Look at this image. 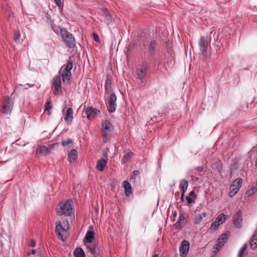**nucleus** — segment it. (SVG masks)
Wrapping results in <instances>:
<instances>
[{
	"label": "nucleus",
	"instance_id": "obj_1",
	"mask_svg": "<svg viewBox=\"0 0 257 257\" xmlns=\"http://www.w3.org/2000/svg\"><path fill=\"white\" fill-rule=\"evenodd\" d=\"M72 203L73 202L71 200L59 203L56 208L57 214L59 216H70L73 211Z\"/></svg>",
	"mask_w": 257,
	"mask_h": 257
},
{
	"label": "nucleus",
	"instance_id": "obj_2",
	"mask_svg": "<svg viewBox=\"0 0 257 257\" xmlns=\"http://www.w3.org/2000/svg\"><path fill=\"white\" fill-rule=\"evenodd\" d=\"M102 131L103 141L104 143H107L109 140L113 131V125L109 120H104L102 121Z\"/></svg>",
	"mask_w": 257,
	"mask_h": 257
},
{
	"label": "nucleus",
	"instance_id": "obj_3",
	"mask_svg": "<svg viewBox=\"0 0 257 257\" xmlns=\"http://www.w3.org/2000/svg\"><path fill=\"white\" fill-rule=\"evenodd\" d=\"M61 34L66 46L69 48H73L75 44V40L72 34L66 29H61Z\"/></svg>",
	"mask_w": 257,
	"mask_h": 257
},
{
	"label": "nucleus",
	"instance_id": "obj_4",
	"mask_svg": "<svg viewBox=\"0 0 257 257\" xmlns=\"http://www.w3.org/2000/svg\"><path fill=\"white\" fill-rule=\"evenodd\" d=\"M51 89L55 95H60L62 92L61 75L55 76L51 81Z\"/></svg>",
	"mask_w": 257,
	"mask_h": 257
},
{
	"label": "nucleus",
	"instance_id": "obj_5",
	"mask_svg": "<svg viewBox=\"0 0 257 257\" xmlns=\"http://www.w3.org/2000/svg\"><path fill=\"white\" fill-rule=\"evenodd\" d=\"M242 180L241 178H238L234 180L232 184L229 187V196L230 197L234 196L239 191L241 187Z\"/></svg>",
	"mask_w": 257,
	"mask_h": 257
},
{
	"label": "nucleus",
	"instance_id": "obj_6",
	"mask_svg": "<svg viewBox=\"0 0 257 257\" xmlns=\"http://www.w3.org/2000/svg\"><path fill=\"white\" fill-rule=\"evenodd\" d=\"M13 106V101L10 97H6L4 99V104L2 109L3 113L10 114L11 112Z\"/></svg>",
	"mask_w": 257,
	"mask_h": 257
},
{
	"label": "nucleus",
	"instance_id": "obj_7",
	"mask_svg": "<svg viewBox=\"0 0 257 257\" xmlns=\"http://www.w3.org/2000/svg\"><path fill=\"white\" fill-rule=\"evenodd\" d=\"M68 223L67 222L65 225V227H63L61 222L56 223V232L57 234L58 237L61 240H64L63 233L65 232L68 229Z\"/></svg>",
	"mask_w": 257,
	"mask_h": 257
},
{
	"label": "nucleus",
	"instance_id": "obj_8",
	"mask_svg": "<svg viewBox=\"0 0 257 257\" xmlns=\"http://www.w3.org/2000/svg\"><path fill=\"white\" fill-rule=\"evenodd\" d=\"M116 96L114 93H111L109 96L107 104V107L109 112H113L116 108Z\"/></svg>",
	"mask_w": 257,
	"mask_h": 257
},
{
	"label": "nucleus",
	"instance_id": "obj_9",
	"mask_svg": "<svg viewBox=\"0 0 257 257\" xmlns=\"http://www.w3.org/2000/svg\"><path fill=\"white\" fill-rule=\"evenodd\" d=\"M148 68V65L147 62H144L142 65L139 66L137 69V75L140 80H142L146 76Z\"/></svg>",
	"mask_w": 257,
	"mask_h": 257
},
{
	"label": "nucleus",
	"instance_id": "obj_10",
	"mask_svg": "<svg viewBox=\"0 0 257 257\" xmlns=\"http://www.w3.org/2000/svg\"><path fill=\"white\" fill-rule=\"evenodd\" d=\"M83 112L87 115V118L88 119H92L99 113L100 111L96 108L92 107H84Z\"/></svg>",
	"mask_w": 257,
	"mask_h": 257
},
{
	"label": "nucleus",
	"instance_id": "obj_11",
	"mask_svg": "<svg viewBox=\"0 0 257 257\" xmlns=\"http://www.w3.org/2000/svg\"><path fill=\"white\" fill-rule=\"evenodd\" d=\"M190 247V243L186 240L182 241L179 247L180 255L181 257H185L187 255Z\"/></svg>",
	"mask_w": 257,
	"mask_h": 257
},
{
	"label": "nucleus",
	"instance_id": "obj_12",
	"mask_svg": "<svg viewBox=\"0 0 257 257\" xmlns=\"http://www.w3.org/2000/svg\"><path fill=\"white\" fill-rule=\"evenodd\" d=\"M62 113L65 115L64 120L68 125L71 123L73 119V110L71 107L67 108L66 111L63 108L62 110Z\"/></svg>",
	"mask_w": 257,
	"mask_h": 257
},
{
	"label": "nucleus",
	"instance_id": "obj_13",
	"mask_svg": "<svg viewBox=\"0 0 257 257\" xmlns=\"http://www.w3.org/2000/svg\"><path fill=\"white\" fill-rule=\"evenodd\" d=\"M233 223L237 228H240L242 227V212L240 210L237 211L236 213L233 217Z\"/></svg>",
	"mask_w": 257,
	"mask_h": 257
},
{
	"label": "nucleus",
	"instance_id": "obj_14",
	"mask_svg": "<svg viewBox=\"0 0 257 257\" xmlns=\"http://www.w3.org/2000/svg\"><path fill=\"white\" fill-rule=\"evenodd\" d=\"M228 233L227 232H225L224 233H223L219 238L217 239L216 243L215 244L216 247L217 251H218L219 249V247H222L225 243L227 241V238H228Z\"/></svg>",
	"mask_w": 257,
	"mask_h": 257
},
{
	"label": "nucleus",
	"instance_id": "obj_15",
	"mask_svg": "<svg viewBox=\"0 0 257 257\" xmlns=\"http://www.w3.org/2000/svg\"><path fill=\"white\" fill-rule=\"evenodd\" d=\"M205 37L202 36L199 41V46L200 49L202 52H205L207 51L208 44Z\"/></svg>",
	"mask_w": 257,
	"mask_h": 257
},
{
	"label": "nucleus",
	"instance_id": "obj_16",
	"mask_svg": "<svg viewBox=\"0 0 257 257\" xmlns=\"http://www.w3.org/2000/svg\"><path fill=\"white\" fill-rule=\"evenodd\" d=\"M186 223V216L185 214H182L179 215L178 221L175 225L177 228H182Z\"/></svg>",
	"mask_w": 257,
	"mask_h": 257
},
{
	"label": "nucleus",
	"instance_id": "obj_17",
	"mask_svg": "<svg viewBox=\"0 0 257 257\" xmlns=\"http://www.w3.org/2000/svg\"><path fill=\"white\" fill-rule=\"evenodd\" d=\"M54 145V144L52 145L51 147L49 148L45 146H42L39 147L36 151V154L46 155L48 154Z\"/></svg>",
	"mask_w": 257,
	"mask_h": 257
},
{
	"label": "nucleus",
	"instance_id": "obj_18",
	"mask_svg": "<svg viewBox=\"0 0 257 257\" xmlns=\"http://www.w3.org/2000/svg\"><path fill=\"white\" fill-rule=\"evenodd\" d=\"M107 161L104 159L98 160L96 163V168L99 171L104 170L105 167L106 165Z\"/></svg>",
	"mask_w": 257,
	"mask_h": 257
},
{
	"label": "nucleus",
	"instance_id": "obj_19",
	"mask_svg": "<svg viewBox=\"0 0 257 257\" xmlns=\"http://www.w3.org/2000/svg\"><path fill=\"white\" fill-rule=\"evenodd\" d=\"M157 47V43L155 40H152L149 45L148 51L149 55L153 56L155 54V52Z\"/></svg>",
	"mask_w": 257,
	"mask_h": 257
},
{
	"label": "nucleus",
	"instance_id": "obj_20",
	"mask_svg": "<svg viewBox=\"0 0 257 257\" xmlns=\"http://www.w3.org/2000/svg\"><path fill=\"white\" fill-rule=\"evenodd\" d=\"M73 63L71 61H68L67 64L63 65L60 70V72H71V70L73 68Z\"/></svg>",
	"mask_w": 257,
	"mask_h": 257
},
{
	"label": "nucleus",
	"instance_id": "obj_21",
	"mask_svg": "<svg viewBox=\"0 0 257 257\" xmlns=\"http://www.w3.org/2000/svg\"><path fill=\"white\" fill-rule=\"evenodd\" d=\"M78 153L75 149H72L68 154V158L70 163L74 162L77 158Z\"/></svg>",
	"mask_w": 257,
	"mask_h": 257
},
{
	"label": "nucleus",
	"instance_id": "obj_22",
	"mask_svg": "<svg viewBox=\"0 0 257 257\" xmlns=\"http://www.w3.org/2000/svg\"><path fill=\"white\" fill-rule=\"evenodd\" d=\"M60 73H61L63 82L65 83H68L72 76L71 72H60Z\"/></svg>",
	"mask_w": 257,
	"mask_h": 257
},
{
	"label": "nucleus",
	"instance_id": "obj_23",
	"mask_svg": "<svg viewBox=\"0 0 257 257\" xmlns=\"http://www.w3.org/2000/svg\"><path fill=\"white\" fill-rule=\"evenodd\" d=\"M94 238V232L92 230H88L85 235L84 240L86 242L91 243Z\"/></svg>",
	"mask_w": 257,
	"mask_h": 257
},
{
	"label": "nucleus",
	"instance_id": "obj_24",
	"mask_svg": "<svg viewBox=\"0 0 257 257\" xmlns=\"http://www.w3.org/2000/svg\"><path fill=\"white\" fill-rule=\"evenodd\" d=\"M250 246L252 249H255L257 247V233H254L250 240Z\"/></svg>",
	"mask_w": 257,
	"mask_h": 257
},
{
	"label": "nucleus",
	"instance_id": "obj_25",
	"mask_svg": "<svg viewBox=\"0 0 257 257\" xmlns=\"http://www.w3.org/2000/svg\"><path fill=\"white\" fill-rule=\"evenodd\" d=\"M123 185L125 189V194L126 196H129L132 193V187L130 183L127 181H124L123 182Z\"/></svg>",
	"mask_w": 257,
	"mask_h": 257
},
{
	"label": "nucleus",
	"instance_id": "obj_26",
	"mask_svg": "<svg viewBox=\"0 0 257 257\" xmlns=\"http://www.w3.org/2000/svg\"><path fill=\"white\" fill-rule=\"evenodd\" d=\"M74 254L75 257H85V253L81 247H77L74 251Z\"/></svg>",
	"mask_w": 257,
	"mask_h": 257
},
{
	"label": "nucleus",
	"instance_id": "obj_27",
	"mask_svg": "<svg viewBox=\"0 0 257 257\" xmlns=\"http://www.w3.org/2000/svg\"><path fill=\"white\" fill-rule=\"evenodd\" d=\"M195 193L194 192V191H192L189 193V196L186 197V199L187 201L188 204H190L194 202V200L195 199Z\"/></svg>",
	"mask_w": 257,
	"mask_h": 257
},
{
	"label": "nucleus",
	"instance_id": "obj_28",
	"mask_svg": "<svg viewBox=\"0 0 257 257\" xmlns=\"http://www.w3.org/2000/svg\"><path fill=\"white\" fill-rule=\"evenodd\" d=\"M133 153L131 152H128L124 153L121 162L124 164L127 162L133 156Z\"/></svg>",
	"mask_w": 257,
	"mask_h": 257
},
{
	"label": "nucleus",
	"instance_id": "obj_29",
	"mask_svg": "<svg viewBox=\"0 0 257 257\" xmlns=\"http://www.w3.org/2000/svg\"><path fill=\"white\" fill-rule=\"evenodd\" d=\"M216 222H218L220 225L223 224L226 220V216L223 213H220L216 218Z\"/></svg>",
	"mask_w": 257,
	"mask_h": 257
},
{
	"label": "nucleus",
	"instance_id": "obj_30",
	"mask_svg": "<svg viewBox=\"0 0 257 257\" xmlns=\"http://www.w3.org/2000/svg\"><path fill=\"white\" fill-rule=\"evenodd\" d=\"M104 87L106 93H109L111 91V81L109 79L105 80Z\"/></svg>",
	"mask_w": 257,
	"mask_h": 257
},
{
	"label": "nucleus",
	"instance_id": "obj_31",
	"mask_svg": "<svg viewBox=\"0 0 257 257\" xmlns=\"http://www.w3.org/2000/svg\"><path fill=\"white\" fill-rule=\"evenodd\" d=\"M247 244L244 243L242 247L240 249L238 253V257H243V256L245 254V251L247 248Z\"/></svg>",
	"mask_w": 257,
	"mask_h": 257
},
{
	"label": "nucleus",
	"instance_id": "obj_32",
	"mask_svg": "<svg viewBox=\"0 0 257 257\" xmlns=\"http://www.w3.org/2000/svg\"><path fill=\"white\" fill-rule=\"evenodd\" d=\"M104 17L105 21L108 23H110L112 21V17L111 15L108 13L107 10L105 9L104 10Z\"/></svg>",
	"mask_w": 257,
	"mask_h": 257
},
{
	"label": "nucleus",
	"instance_id": "obj_33",
	"mask_svg": "<svg viewBox=\"0 0 257 257\" xmlns=\"http://www.w3.org/2000/svg\"><path fill=\"white\" fill-rule=\"evenodd\" d=\"M87 247L92 254L94 255L96 254V245L93 244L87 245Z\"/></svg>",
	"mask_w": 257,
	"mask_h": 257
},
{
	"label": "nucleus",
	"instance_id": "obj_34",
	"mask_svg": "<svg viewBox=\"0 0 257 257\" xmlns=\"http://www.w3.org/2000/svg\"><path fill=\"white\" fill-rule=\"evenodd\" d=\"M53 105L51 101H48L45 104V111H47L48 112V114H51V110L52 108Z\"/></svg>",
	"mask_w": 257,
	"mask_h": 257
},
{
	"label": "nucleus",
	"instance_id": "obj_35",
	"mask_svg": "<svg viewBox=\"0 0 257 257\" xmlns=\"http://www.w3.org/2000/svg\"><path fill=\"white\" fill-rule=\"evenodd\" d=\"M203 219V216L201 214H197L195 215L194 223L196 224H199Z\"/></svg>",
	"mask_w": 257,
	"mask_h": 257
},
{
	"label": "nucleus",
	"instance_id": "obj_36",
	"mask_svg": "<svg viewBox=\"0 0 257 257\" xmlns=\"http://www.w3.org/2000/svg\"><path fill=\"white\" fill-rule=\"evenodd\" d=\"M188 186V182L187 180L185 179H182L180 182V185L179 187L181 188H184L185 189H187Z\"/></svg>",
	"mask_w": 257,
	"mask_h": 257
},
{
	"label": "nucleus",
	"instance_id": "obj_37",
	"mask_svg": "<svg viewBox=\"0 0 257 257\" xmlns=\"http://www.w3.org/2000/svg\"><path fill=\"white\" fill-rule=\"evenodd\" d=\"M220 225L218 222H216V220H215V221L212 223L210 229L212 230L215 231L218 228V227Z\"/></svg>",
	"mask_w": 257,
	"mask_h": 257
},
{
	"label": "nucleus",
	"instance_id": "obj_38",
	"mask_svg": "<svg viewBox=\"0 0 257 257\" xmlns=\"http://www.w3.org/2000/svg\"><path fill=\"white\" fill-rule=\"evenodd\" d=\"M73 141L72 139H69L68 140H62L61 144L63 146H66L69 144H72Z\"/></svg>",
	"mask_w": 257,
	"mask_h": 257
},
{
	"label": "nucleus",
	"instance_id": "obj_39",
	"mask_svg": "<svg viewBox=\"0 0 257 257\" xmlns=\"http://www.w3.org/2000/svg\"><path fill=\"white\" fill-rule=\"evenodd\" d=\"M21 37V34L19 31H15L14 33V40L16 42H18L20 40Z\"/></svg>",
	"mask_w": 257,
	"mask_h": 257
},
{
	"label": "nucleus",
	"instance_id": "obj_40",
	"mask_svg": "<svg viewBox=\"0 0 257 257\" xmlns=\"http://www.w3.org/2000/svg\"><path fill=\"white\" fill-rule=\"evenodd\" d=\"M140 174L139 171L136 170L133 172V174L131 177V179H136V177Z\"/></svg>",
	"mask_w": 257,
	"mask_h": 257
},
{
	"label": "nucleus",
	"instance_id": "obj_41",
	"mask_svg": "<svg viewBox=\"0 0 257 257\" xmlns=\"http://www.w3.org/2000/svg\"><path fill=\"white\" fill-rule=\"evenodd\" d=\"M57 5L60 8H61L63 7V4L61 2V0H54Z\"/></svg>",
	"mask_w": 257,
	"mask_h": 257
},
{
	"label": "nucleus",
	"instance_id": "obj_42",
	"mask_svg": "<svg viewBox=\"0 0 257 257\" xmlns=\"http://www.w3.org/2000/svg\"><path fill=\"white\" fill-rule=\"evenodd\" d=\"M29 245H30V246H31L32 247H34L36 246V241H35V240H33V239H32L30 241Z\"/></svg>",
	"mask_w": 257,
	"mask_h": 257
},
{
	"label": "nucleus",
	"instance_id": "obj_43",
	"mask_svg": "<svg viewBox=\"0 0 257 257\" xmlns=\"http://www.w3.org/2000/svg\"><path fill=\"white\" fill-rule=\"evenodd\" d=\"M93 39L96 41L98 42L99 41V37L97 35L94 34H93Z\"/></svg>",
	"mask_w": 257,
	"mask_h": 257
},
{
	"label": "nucleus",
	"instance_id": "obj_44",
	"mask_svg": "<svg viewBox=\"0 0 257 257\" xmlns=\"http://www.w3.org/2000/svg\"><path fill=\"white\" fill-rule=\"evenodd\" d=\"M34 86L35 85H30L29 84H26V85H24L25 89H27L29 87H34Z\"/></svg>",
	"mask_w": 257,
	"mask_h": 257
},
{
	"label": "nucleus",
	"instance_id": "obj_45",
	"mask_svg": "<svg viewBox=\"0 0 257 257\" xmlns=\"http://www.w3.org/2000/svg\"><path fill=\"white\" fill-rule=\"evenodd\" d=\"M180 189H182V193L183 194V195H184L187 189H185L184 188H181Z\"/></svg>",
	"mask_w": 257,
	"mask_h": 257
},
{
	"label": "nucleus",
	"instance_id": "obj_46",
	"mask_svg": "<svg viewBox=\"0 0 257 257\" xmlns=\"http://www.w3.org/2000/svg\"><path fill=\"white\" fill-rule=\"evenodd\" d=\"M197 170L198 171L202 172L203 170V168L202 167H198L197 168Z\"/></svg>",
	"mask_w": 257,
	"mask_h": 257
},
{
	"label": "nucleus",
	"instance_id": "obj_47",
	"mask_svg": "<svg viewBox=\"0 0 257 257\" xmlns=\"http://www.w3.org/2000/svg\"><path fill=\"white\" fill-rule=\"evenodd\" d=\"M201 214L203 216V217H205L207 215V214L206 212H203L202 214Z\"/></svg>",
	"mask_w": 257,
	"mask_h": 257
},
{
	"label": "nucleus",
	"instance_id": "obj_48",
	"mask_svg": "<svg viewBox=\"0 0 257 257\" xmlns=\"http://www.w3.org/2000/svg\"><path fill=\"white\" fill-rule=\"evenodd\" d=\"M192 179L194 181H198V178L197 177H193L192 178Z\"/></svg>",
	"mask_w": 257,
	"mask_h": 257
},
{
	"label": "nucleus",
	"instance_id": "obj_49",
	"mask_svg": "<svg viewBox=\"0 0 257 257\" xmlns=\"http://www.w3.org/2000/svg\"><path fill=\"white\" fill-rule=\"evenodd\" d=\"M184 195H183V194L182 193L181 197V200L182 201H183V200H184Z\"/></svg>",
	"mask_w": 257,
	"mask_h": 257
},
{
	"label": "nucleus",
	"instance_id": "obj_50",
	"mask_svg": "<svg viewBox=\"0 0 257 257\" xmlns=\"http://www.w3.org/2000/svg\"><path fill=\"white\" fill-rule=\"evenodd\" d=\"M152 257H159V255L158 254H155L153 255Z\"/></svg>",
	"mask_w": 257,
	"mask_h": 257
},
{
	"label": "nucleus",
	"instance_id": "obj_51",
	"mask_svg": "<svg viewBox=\"0 0 257 257\" xmlns=\"http://www.w3.org/2000/svg\"><path fill=\"white\" fill-rule=\"evenodd\" d=\"M35 251H36L35 250L33 249V250H32V253H33V254H34V253H35Z\"/></svg>",
	"mask_w": 257,
	"mask_h": 257
},
{
	"label": "nucleus",
	"instance_id": "obj_52",
	"mask_svg": "<svg viewBox=\"0 0 257 257\" xmlns=\"http://www.w3.org/2000/svg\"><path fill=\"white\" fill-rule=\"evenodd\" d=\"M174 216L177 215V212H176V211H175V212H174Z\"/></svg>",
	"mask_w": 257,
	"mask_h": 257
}]
</instances>
